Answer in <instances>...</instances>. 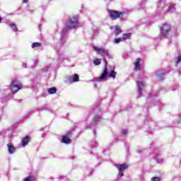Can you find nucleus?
I'll return each instance as SVG.
<instances>
[{"mask_svg":"<svg viewBox=\"0 0 181 181\" xmlns=\"http://www.w3.org/2000/svg\"><path fill=\"white\" fill-rule=\"evenodd\" d=\"M115 30V36H118V35H121V33H122V30H121V27L119 25H116Z\"/></svg>","mask_w":181,"mask_h":181,"instance_id":"nucleus-11","label":"nucleus"},{"mask_svg":"<svg viewBox=\"0 0 181 181\" xmlns=\"http://www.w3.org/2000/svg\"><path fill=\"white\" fill-rule=\"evenodd\" d=\"M109 16L112 21H117V19H124L125 13L124 11H118L115 10H109Z\"/></svg>","mask_w":181,"mask_h":181,"instance_id":"nucleus-2","label":"nucleus"},{"mask_svg":"<svg viewBox=\"0 0 181 181\" xmlns=\"http://www.w3.org/2000/svg\"><path fill=\"white\" fill-rule=\"evenodd\" d=\"M119 175L120 176V177H122V176H124V173L122 172H119Z\"/></svg>","mask_w":181,"mask_h":181,"instance_id":"nucleus-27","label":"nucleus"},{"mask_svg":"<svg viewBox=\"0 0 181 181\" xmlns=\"http://www.w3.org/2000/svg\"><path fill=\"white\" fill-rule=\"evenodd\" d=\"M7 146L8 148V153L12 154L13 152H15V147L13 146V144L11 143H9L7 144Z\"/></svg>","mask_w":181,"mask_h":181,"instance_id":"nucleus-12","label":"nucleus"},{"mask_svg":"<svg viewBox=\"0 0 181 181\" xmlns=\"http://www.w3.org/2000/svg\"><path fill=\"white\" fill-rule=\"evenodd\" d=\"M151 181H160V177H151Z\"/></svg>","mask_w":181,"mask_h":181,"instance_id":"nucleus-24","label":"nucleus"},{"mask_svg":"<svg viewBox=\"0 0 181 181\" xmlns=\"http://www.w3.org/2000/svg\"><path fill=\"white\" fill-rule=\"evenodd\" d=\"M181 62V55L178 56L177 60L175 61V66H177V64Z\"/></svg>","mask_w":181,"mask_h":181,"instance_id":"nucleus-23","label":"nucleus"},{"mask_svg":"<svg viewBox=\"0 0 181 181\" xmlns=\"http://www.w3.org/2000/svg\"><path fill=\"white\" fill-rule=\"evenodd\" d=\"M10 26H11V29H12L14 32H18V28H16V24H15V23H11V24H10Z\"/></svg>","mask_w":181,"mask_h":181,"instance_id":"nucleus-21","label":"nucleus"},{"mask_svg":"<svg viewBox=\"0 0 181 181\" xmlns=\"http://www.w3.org/2000/svg\"><path fill=\"white\" fill-rule=\"evenodd\" d=\"M115 166L117 168V169H118L119 173L124 172V170L128 169V165L126 163L123 164H115Z\"/></svg>","mask_w":181,"mask_h":181,"instance_id":"nucleus-7","label":"nucleus"},{"mask_svg":"<svg viewBox=\"0 0 181 181\" xmlns=\"http://www.w3.org/2000/svg\"><path fill=\"white\" fill-rule=\"evenodd\" d=\"M100 118H101V116H95L94 118L93 119V122L94 123L98 122V121H100Z\"/></svg>","mask_w":181,"mask_h":181,"instance_id":"nucleus-22","label":"nucleus"},{"mask_svg":"<svg viewBox=\"0 0 181 181\" xmlns=\"http://www.w3.org/2000/svg\"><path fill=\"white\" fill-rule=\"evenodd\" d=\"M31 47L33 49H35V47H42V43L40 42H33L31 45Z\"/></svg>","mask_w":181,"mask_h":181,"instance_id":"nucleus-19","label":"nucleus"},{"mask_svg":"<svg viewBox=\"0 0 181 181\" xmlns=\"http://www.w3.org/2000/svg\"><path fill=\"white\" fill-rule=\"evenodd\" d=\"M93 63H94L95 66H100V64H101V59H95L93 61Z\"/></svg>","mask_w":181,"mask_h":181,"instance_id":"nucleus-20","label":"nucleus"},{"mask_svg":"<svg viewBox=\"0 0 181 181\" xmlns=\"http://www.w3.org/2000/svg\"><path fill=\"white\" fill-rule=\"evenodd\" d=\"M93 50L97 52L98 54L102 55L103 57L105 56H109L108 51L103 48H100L98 47H93Z\"/></svg>","mask_w":181,"mask_h":181,"instance_id":"nucleus-6","label":"nucleus"},{"mask_svg":"<svg viewBox=\"0 0 181 181\" xmlns=\"http://www.w3.org/2000/svg\"><path fill=\"white\" fill-rule=\"evenodd\" d=\"M141 58H138L136 61L134 62V69L136 71H141Z\"/></svg>","mask_w":181,"mask_h":181,"instance_id":"nucleus-10","label":"nucleus"},{"mask_svg":"<svg viewBox=\"0 0 181 181\" xmlns=\"http://www.w3.org/2000/svg\"><path fill=\"white\" fill-rule=\"evenodd\" d=\"M36 180V177L35 175H30L24 179L23 181H35Z\"/></svg>","mask_w":181,"mask_h":181,"instance_id":"nucleus-16","label":"nucleus"},{"mask_svg":"<svg viewBox=\"0 0 181 181\" xmlns=\"http://www.w3.org/2000/svg\"><path fill=\"white\" fill-rule=\"evenodd\" d=\"M72 81L74 83H77L78 81H80V77L78 76V74H75L73 75Z\"/></svg>","mask_w":181,"mask_h":181,"instance_id":"nucleus-15","label":"nucleus"},{"mask_svg":"<svg viewBox=\"0 0 181 181\" xmlns=\"http://www.w3.org/2000/svg\"><path fill=\"white\" fill-rule=\"evenodd\" d=\"M107 76H108V69L107 68V65H105L103 74L100 77V80H105V78H107Z\"/></svg>","mask_w":181,"mask_h":181,"instance_id":"nucleus-9","label":"nucleus"},{"mask_svg":"<svg viewBox=\"0 0 181 181\" xmlns=\"http://www.w3.org/2000/svg\"><path fill=\"white\" fill-rule=\"evenodd\" d=\"M117 76V71L112 70L110 74H109V77H110V78H115Z\"/></svg>","mask_w":181,"mask_h":181,"instance_id":"nucleus-18","label":"nucleus"},{"mask_svg":"<svg viewBox=\"0 0 181 181\" xmlns=\"http://www.w3.org/2000/svg\"><path fill=\"white\" fill-rule=\"evenodd\" d=\"M79 25L80 19L78 16H73L66 21V25L63 29V32L67 33V32H69V30H71V29H77Z\"/></svg>","mask_w":181,"mask_h":181,"instance_id":"nucleus-1","label":"nucleus"},{"mask_svg":"<svg viewBox=\"0 0 181 181\" xmlns=\"http://www.w3.org/2000/svg\"><path fill=\"white\" fill-rule=\"evenodd\" d=\"M137 84H138L139 93H142V90H144V82L138 81Z\"/></svg>","mask_w":181,"mask_h":181,"instance_id":"nucleus-14","label":"nucleus"},{"mask_svg":"<svg viewBox=\"0 0 181 181\" xmlns=\"http://www.w3.org/2000/svg\"><path fill=\"white\" fill-rule=\"evenodd\" d=\"M121 42V38H115L114 43H119Z\"/></svg>","mask_w":181,"mask_h":181,"instance_id":"nucleus-25","label":"nucleus"},{"mask_svg":"<svg viewBox=\"0 0 181 181\" xmlns=\"http://www.w3.org/2000/svg\"><path fill=\"white\" fill-rule=\"evenodd\" d=\"M160 30L162 36L166 37V36L169 35V33H170V25H168V23H165L160 27Z\"/></svg>","mask_w":181,"mask_h":181,"instance_id":"nucleus-4","label":"nucleus"},{"mask_svg":"<svg viewBox=\"0 0 181 181\" xmlns=\"http://www.w3.org/2000/svg\"><path fill=\"white\" fill-rule=\"evenodd\" d=\"M23 4H28L29 2V0H23Z\"/></svg>","mask_w":181,"mask_h":181,"instance_id":"nucleus-28","label":"nucleus"},{"mask_svg":"<svg viewBox=\"0 0 181 181\" xmlns=\"http://www.w3.org/2000/svg\"><path fill=\"white\" fill-rule=\"evenodd\" d=\"M48 93L49 94H56V93H57V89L54 87L49 88L48 89Z\"/></svg>","mask_w":181,"mask_h":181,"instance_id":"nucleus-17","label":"nucleus"},{"mask_svg":"<svg viewBox=\"0 0 181 181\" xmlns=\"http://www.w3.org/2000/svg\"><path fill=\"white\" fill-rule=\"evenodd\" d=\"M2 21V17L0 16V22Z\"/></svg>","mask_w":181,"mask_h":181,"instance_id":"nucleus-29","label":"nucleus"},{"mask_svg":"<svg viewBox=\"0 0 181 181\" xmlns=\"http://www.w3.org/2000/svg\"><path fill=\"white\" fill-rule=\"evenodd\" d=\"M70 136H71V132H66L65 135L62 136V144H71V139H70Z\"/></svg>","mask_w":181,"mask_h":181,"instance_id":"nucleus-5","label":"nucleus"},{"mask_svg":"<svg viewBox=\"0 0 181 181\" xmlns=\"http://www.w3.org/2000/svg\"><path fill=\"white\" fill-rule=\"evenodd\" d=\"M132 34L131 33H125L122 35V40H128L129 39H131V36Z\"/></svg>","mask_w":181,"mask_h":181,"instance_id":"nucleus-13","label":"nucleus"},{"mask_svg":"<svg viewBox=\"0 0 181 181\" xmlns=\"http://www.w3.org/2000/svg\"><path fill=\"white\" fill-rule=\"evenodd\" d=\"M122 134L123 135H127V134H128V130H123Z\"/></svg>","mask_w":181,"mask_h":181,"instance_id":"nucleus-26","label":"nucleus"},{"mask_svg":"<svg viewBox=\"0 0 181 181\" xmlns=\"http://www.w3.org/2000/svg\"><path fill=\"white\" fill-rule=\"evenodd\" d=\"M23 86V85H22V83H21V81L18 80H13L10 84V88L13 94H15V93H18L19 90H22Z\"/></svg>","mask_w":181,"mask_h":181,"instance_id":"nucleus-3","label":"nucleus"},{"mask_svg":"<svg viewBox=\"0 0 181 181\" xmlns=\"http://www.w3.org/2000/svg\"><path fill=\"white\" fill-rule=\"evenodd\" d=\"M29 142H30V136H25L21 141V146L23 148H25V146H26L29 144Z\"/></svg>","mask_w":181,"mask_h":181,"instance_id":"nucleus-8","label":"nucleus"}]
</instances>
